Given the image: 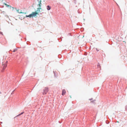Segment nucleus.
<instances>
[{"label":"nucleus","instance_id":"1","mask_svg":"<svg viewBox=\"0 0 127 127\" xmlns=\"http://www.w3.org/2000/svg\"><path fill=\"white\" fill-rule=\"evenodd\" d=\"M7 61H6L4 64H3L2 65V67H3V68L1 70L2 72L4 71L5 69L7 66Z\"/></svg>","mask_w":127,"mask_h":127},{"label":"nucleus","instance_id":"2","mask_svg":"<svg viewBox=\"0 0 127 127\" xmlns=\"http://www.w3.org/2000/svg\"><path fill=\"white\" fill-rule=\"evenodd\" d=\"M48 91V87H46L45 88V89L43 90V95H45L47 94Z\"/></svg>","mask_w":127,"mask_h":127},{"label":"nucleus","instance_id":"3","mask_svg":"<svg viewBox=\"0 0 127 127\" xmlns=\"http://www.w3.org/2000/svg\"><path fill=\"white\" fill-rule=\"evenodd\" d=\"M32 15L33 17V16H34L36 15L38 13H37L36 12H32Z\"/></svg>","mask_w":127,"mask_h":127},{"label":"nucleus","instance_id":"4","mask_svg":"<svg viewBox=\"0 0 127 127\" xmlns=\"http://www.w3.org/2000/svg\"><path fill=\"white\" fill-rule=\"evenodd\" d=\"M66 93V91L64 89L63 90L62 92V95H64L65 93Z\"/></svg>","mask_w":127,"mask_h":127},{"label":"nucleus","instance_id":"5","mask_svg":"<svg viewBox=\"0 0 127 127\" xmlns=\"http://www.w3.org/2000/svg\"><path fill=\"white\" fill-rule=\"evenodd\" d=\"M24 112H21L20 114H19V115H18L16 116L14 118V119H15L17 117H18V116H19L20 115H21L23 114L24 113Z\"/></svg>","mask_w":127,"mask_h":127},{"label":"nucleus","instance_id":"6","mask_svg":"<svg viewBox=\"0 0 127 127\" xmlns=\"http://www.w3.org/2000/svg\"><path fill=\"white\" fill-rule=\"evenodd\" d=\"M4 5H5L6 7H11V6L9 5H8L6 3H4Z\"/></svg>","mask_w":127,"mask_h":127},{"label":"nucleus","instance_id":"7","mask_svg":"<svg viewBox=\"0 0 127 127\" xmlns=\"http://www.w3.org/2000/svg\"><path fill=\"white\" fill-rule=\"evenodd\" d=\"M51 8V7L49 6V5L47 6V9L48 10H49Z\"/></svg>","mask_w":127,"mask_h":127},{"label":"nucleus","instance_id":"8","mask_svg":"<svg viewBox=\"0 0 127 127\" xmlns=\"http://www.w3.org/2000/svg\"><path fill=\"white\" fill-rule=\"evenodd\" d=\"M38 5L40 7L41 6V1H40L38 0Z\"/></svg>","mask_w":127,"mask_h":127},{"label":"nucleus","instance_id":"9","mask_svg":"<svg viewBox=\"0 0 127 127\" xmlns=\"http://www.w3.org/2000/svg\"><path fill=\"white\" fill-rule=\"evenodd\" d=\"M100 65L99 64V63H98L97 64V68H100Z\"/></svg>","mask_w":127,"mask_h":127},{"label":"nucleus","instance_id":"10","mask_svg":"<svg viewBox=\"0 0 127 127\" xmlns=\"http://www.w3.org/2000/svg\"><path fill=\"white\" fill-rule=\"evenodd\" d=\"M95 100H94L92 101H91V103H95Z\"/></svg>","mask_w":127,"mask_h":127},{"label":"nucleus","instance_id":"11","mask_svg":"<svg viewBox=\"0 0 127 127\" xmlns=\"http://www.w3.org/2000/svg\"><path fill=\"white\" fill-rule=\"evenodd\" d=\"M29 16H30V18H31L32 17H33L32 13L31 14H30L29 15Z\"/></svg>","mask_w":127,"mask_h":127},{"label":"nucleus","instance_id":"12","mask_svg":"<svg viewBox=\"0 0 127 127\" xmlns=\"http://www.w3.org/2000/svg\"><path fill=\"white\" fill-rule=\"evenodd\" d=\"M17 50V49L16 48L15 49H14L13 50V52H15V51H16Z\"/></svg>","mask_w":127,"mask_h":127},{"label":"nucleus","instance_id":"13","mask_svg":"<svg viewBox=\"0 0 127 127\" xmlns=\"http://www.w3.org/2000/svg\"><path fill=\"white\" fill-rule=\"evenodd\" d=\"M54 77H56L57 76V75L56 74V73L54 74Z\"/></svg>","mask_w":127,"mask_h":127},{"label":"nucleus","instance_id":"14","mask_svg":"<svg viewBox=\"0 0 127 127\" xmlns=\"http://www.w3.org/2000/svg\"><path fill=\"white\" fill-rule=\"evenodd\" d=\"M26 17H29V18H30V16H29V15H26Z\"/></svg>","mask_w":127,"mask_h":127},{"label":"nucleus","instance_id":"15","mask_svg":"<svg viewBox=\"0 0 127 127\" xmlns=\"http://www.w3.org/2000/svg\"><path fill=\"white\" fill-rule=\"evenodd\" d=\"M125 109L127 111V105H126L125 106Z\"/></svg>","mask_w":127,"mask_h":127},{"label":"nucleus","instance_id":"16","mask_svg":"<svg viewBox=\"0 0 127 127\" xmlns=\"http://www.w3.org/2000/svg\"><path fill=\"white\" fill-rule=\"evenodd\" d=\"M96 49L97 51H99V50L97 49V48H96Z\"/></svg>","mask_w":127,"mask_h":127},{"label":"nucleus","instance_id":"17","mask_svg":"<svg viewBox=\"0 0 127 127\" xmlns=\"http://www.w3.org/2000/svg\"><path fill=\"white\" fill-rule=\"evenodd\" d=\"M53 72L54 74H55V73H56V71H53Z\"/></svg>","mask_w":127,"mask_h":127},{"label":"nucleus","instance_id":"18","mask_svg":"<svg viewBox=\"0 0 127 127\" xmlns=\"http://www.w3.org/2000/svg\"><path fill=\"white\" fill-rule=\"evenodd\" d=\"M40 9H41V8H37L38 10H40Z\"/></svg>","mask_w":127,"mask_h":127},{"label":"nucleus","instance_id":"19","mask_svg":"<svg viewBox=\"0 0 127 127\" xmlns=\"http://www.w3.org/2000/svg\"><path fill=\"white\" fill-rule=\"evenodd\" d=\"M14 91V90L12 92V93L11 94H13V92Z\"/></svg>","mask_w":127,"mask_h":127},{"label":"nucleus","instance_id":"20","mask_svg":"<svg viewBox=\"0 0 127 127\" xmlns=\"http://www.w3.org/2000/svg\"><path fill=\"white\" fill-rule=\"evenodd\" d=\"M92 99H93V98L90 99H89V100H92Z\"/></svg>","mask_w":127,"mask_h":127},{"label":"nucleus","instance_id":"21","mask_svg":"<svg viewBox=\"0 0 127 127\" xmlns=\"http://www.w3.org/2000/svg\"><path fill=\"white\" fill-rule=\"evenodd\" d=\"M22 13V12H21L20 13Z\"/></svg>","mask_w":127,"mask_h":127},{"label":"nucleus","instance_id":"22","mask_svg":"<svg viewBox=\"0 0 127 127\" xmlns=\"http://www.w3.org/2000/svg\"><path fill=\"white\" fill-rule=\"evenodd\" d=\"M1 92H0V94H1Z\"/></svg>","mask_w":127,"mask_h":127},{"label":"nucleus","instance_id":"23","mask_svg":"<svg viewBox=\"0 0 127 127\" xmlns=\"http://www.w3.org/2000/svg\"><path fill=\"white\" fill-rule=\"evenodd\" d=\"M0 32H1V33H2V32H0Z\"/></svg>","mask_w":127,"mask_h":127},{"label":"nucleus","instance_id":"24","mask_svg":"<svg viewBox=\"0 0 127 127\" xmlns=\"http://www.w3.org/2000/svg\"><path fill=\"white\" fill-rule=\"evenodd\" d=\"M0 123H2V122H0Z\"/></svg>","mask_w":127,"mask_h":127}]
</instances>
